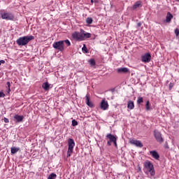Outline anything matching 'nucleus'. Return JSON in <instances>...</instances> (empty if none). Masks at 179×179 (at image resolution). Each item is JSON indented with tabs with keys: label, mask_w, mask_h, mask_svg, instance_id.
Segmentation results:
<instances>
[{
	"label": "nucleus",
	"mask_w": 179,
	"mask_h": 179,
	"mask_svg": "<svg viewBox=\"0 0 179 179\" xmlns=\"http://www.w3.org/2000/svg\"><path fill=\"white\" fill-rule=\"evenodd\" d=\"M143 170L145 174H150L151 177H155L156 173L155 172V166L150 161H145L143 163Z\"/></svg>",
	"instance_id": "nucleus-1"
},
{
	"label": "nucleus",
	"mask_w": 179,
	"mask_h": 179,
	"mask_svg": "<svg viewBox=\"0 0 179 179\" xmlns=\"http://www.w3.org/2000/svg\"><path fill=\"white\" fill-rule=\"evenodd\" d=\"M31 40H34V36H22L20 37L18 39H17L16 43L17 45H27Z\"/></svg>",
	"instance_id": "nucleus-2"
},
{
	"label": "nucleus",
	"mask_w": 179,
	"mask_h": 179,
	"mask_svg": "<svg viewBox=\"0 0 179 179\" xmlns=\"http://www.w3.org/2000/svg\"><path fill=\"white\" fill-rule=\"evenodd\" d=\"M73 148H75V141H73V138H69L67 157H71L72 153H73Z\"/></svg>",
	"instance_id": "nucleus-3"
},
{
	"label": "nucleus",
	"mask_w": 179,
	"mask_h": 179,
	"mask_svg": "<svg viewBox=\"0 0 179 179\" xmlns=\"http://www.w3.org/2000/svg\"><path fill=\"white\" fill-rule=\"evenodd\" d=\"M52 47L53 48H55V50H57L58 51H61V52L65 50V45H64V41H62L55 42L52 44Z\"/></svg>",
	"instance_id": "nucleus-4"
},
{
	"label": "nucleus",
	"mask_w": 179,
	"mask_h": 179,
	"mask_svg": "<svg viewBox=\"0 0 179 179\" xmlns=\"http://www.w3.org/2000/svg\"><path fill=\"white\" fill-rule=\"evenodd\" d=\"M1 19L4 20H13L15 19V15L12 13H1Z\"/></svg>",
	"instance_id": "nucleus-5"
},
{
	"label": "nucleus",
	"mask_w": 179,
	"mask_h": 179,
	"mask_svg": "<svg viewBox=\"0 0 179 179\" xmlns=\"http://www.w3.org/2000/svg\"><path fill=\"white\" fill-rule=\"evenodd\" d=\"M154 136H155L157 142H159V143H163L164 140L163 139V137H162V134L160 133V131H159L157 130H155L154 131Z\"/></svg>",
	"instance_id": "nucleus-6"
},
{
	"label": "nucleus",
	"mask_w": 179,
	"mask_h": 179,
	"mask_svg": "<svg viewBox=\"0 0 179 179\" xmlns=\"http://www.w3.org/2000/svg\"><path fill=\"white\" fill-rule=\"evenodd\" d=\"M151 59H152V55L149 52H147L141 56L142 62H145V64L148 62H150Z\"/></svg>",
	"instance_id": "nucleus-7"
},
{
	"label": "nucleus",
	"mask_w": 179,
	"mask_h": 179,
	"mask_svg": "<svg viewBox=\"0 0 179 179\" xmlns=\"http://www.w3.org/2000/svg\"><path fill=\"white\" fill-rule=\"evenodd\" d=\"M72 37H73V38H74V40H77V41H83V37L82 36V31H81V34L79 32H77V31L74 32L72 34Z\"/></svg>",
	"instance_id": "nucleus-8"
},
{
	"label": "nucleus",
	"mask_w": 179,
	"mask_h": 179,
	"mask_svg": "<svg viewBox=\"0 0 179 179\" xmlns=\"http://www.w3.org/2000/svg\"><path fill=\"white\" fill-rule=\"evenodd\" d=\"M129 143L131 145H134V146H136L137 148H143V144H142L141 141L131 139L129 141Z\"/></svg>",
	"instance_id": "nucleus-9"
},
{
	"label": "nucleus",
	"mask_w": 179,
	"mask_h": 179,
	"mask_svg": "<svg viewBox=\"0 0 179 179\" xmlns=\"http://www.w3.org/2000/svg\"><path fill=\"white\" fill-rule=\"evenodd\" d=\"M100 107L101 110H106L108 108V102L106 99H103L101 102Z\"/></svg>",
	"instance_id": "nucleus-10"
},
{
	"label": "nucleus",
	"mask_w": 179,
	"mask_h": 179,
	"mask_svg": "<svg viewBox=\"0 0 179 179\" xmlns=\"http://www.w3.org/2000/svg\"><path fill=\"white\" fill-rule=\"evenodd\" d=\"M85 103L88 107H93V103L90 101V94L89 93H87L85 96Z\"/></svg>",
	"instance_id": "nucleus-11"
},
{
	"label": "nucleus",
	"mask_w": 179,
	"mask_h": 179,
	"mask_svg": "<svg viewBox=\"0 0 179 179\" xmlns=\"http://www.w3.org/2000/svg\"><path fill=\"white\" fill-rule=\"evenodd\" d=\"M150 155H151V156L153 157V159H155V160H159V159H160V155L155 150L150 151Z\"/></svg>",
	"instance_id": "nucleus-12"
},
{
	"label": "nucleus",
	"mask_w": 179,
	"mask_h": 179,
	"mask_svg": "<svg viewBox=\"0 0 179 179\" xmlns=\"http://www.w3.org/2000/svg\"><path fill=\"white\" fill-rule=\"evenodd\" d=\"M117 73H128L129 70L127 67H122L117 69Z\"/></svg>",
	"instance_id": "nucleus-13"
},
{
	"label": "nucleus",
	"mask_w": 179,
	"mask_h": 179,
	"mask_svg": "<svg viewBox=\"0 0 179 179\" xmlns=\"http://www.w3.org/2000/svg\"><path fill=\"white\" fill-rule=\"evenodd\" d=\"M106 138H107V139H109V141L113 142V143L115 142V141H117V136H115L111 134H108L106 135Z\"/></svg>",
	"instance_id": "nucleus-14"
},
{
	"label": "nucleus",
	"mask_w": 179,
	"mask_h": 179,
	"mask_svg": "<svg viewBox=\"0 0 179 179\" xmlns=\"http://www.w3.org/2000/svg\"><path fill=\"white\" fill-rule=\"evenodd\" d=\"M24 118V116L23 115H15L14 116V119L15 120L16 122H23Z\"/></svg>",
	"instance_id": "nucleus-15"
},
{
	"label": "nucleus",
	"mask_w": 179,
	"mask_h": 179,
	"mask_svg": "<svg viewBox=\"0 0 179 179\" xmlns=\"http://www.w3.org/2000/svg\"><path fill=\"white\" fill-rule=\"evenodd\" d=\"M82 36H83V40H85V38H90V37H92V34L86 32L83 30Z\"/></svg>",
	"instance_id": "nucleus-16"
},
{
	"label": "nucleus",
	"mask_w": 179,
	"mask_h": 179,
	"mask_svg": "<svg viewBox=\"0 0 179 179\" xmlns=\"http://www.w3.org/2000/svg\"><path fill=\"white\" fill-rule=\"evenodd\" d=\"M141 6H142V1H138L134 4L133 9H138V8H141Z\"/></svg>",
	"instance_id": "nucleus-17"
},
{
	"label": "nucleus",
	"mask_w": 179,
	"mask_h": 179,
	"mask_svg": "<svg viewBox=\"0 0 179 179\" xmlns=\"http://www.w3.org/2000/svg\"><path fill=\"white\" fill-rule=\"evenodd\" d=\"M173 17V15L170 13V12L167 13L166 17V23H170L171 22V18Z\"/></svg>",
	"instance_id": "nucleus-18"
},
{
	"label": "nucleus",
	"mask_w": 179,
	"mask_h": 179,
	"mask_svg": "<svg viewBox=\"0 0 179 179\" xmlns=\"http://www.w3.org/2000/svg\"><path fill=\"white\" fill-rule=\"evenodd\" d=\"M127 107L128 108H129V110H134V108H135V105L134 103V101H129L127 103Z\"/></svg>",
	"instance_id": "nucleus-19"
},
{
	"label": "nucleus",
	"mask_w": 179,
	"mask_h": 179,
	"mask_svg": "<svg viewBox=\"0 0 179 179\" xmlns=\"http://www.w3.org/2000/svg\"><path fill=\"white\" fill-rule=\"evenodd\" d=\"M145 110L146 111H150L152 110V107H151V105H150V102L149 101H146V103H145Z\"/></svg>",
	"instance_id": "nucleus-20"
},
{
	"label": "nucleus",
	"mask_w": 179,
	"mask_h": 179,
	"mask_svg": "<svg viewBox=\"0 0 179 179\" xmlns=\"http://www.w3.org/2000/svg\"><path fill=\"white\" fill-rule=\"evenodd\" d=\"M20 148L17 147H13L10 148L12 155H15V153H17V151L20 150Z\"/></svg>",
	"instance_id": "nucleus-21"
},
{
	"label": "nucleus",
	"mask_w": 179,
	"mask_h": 179,
	"mask_svg": "<svg viewBox=\"0 0 179 179\" xmlns=\"http://www.w3.org/2000/svg\"><path fill=\"white\" fill-rule=\"evenodd\" d=\"M42 87L44 89V90H48V89H50V84L48 82L44 83L42 85Z\"/></svg>",
	"instance_id": "nucleus-22"
},
{
	"label": "nucleus",
	"mask_w": 179,
	"mask_h": 179,
	"mask_svg": "<svg viewBox=\"0 0 179 179\" xmlns=\"http://www.w3.org/2000/svg\"><path fill=\"white\" fill-rule=\"evenodd\" d=\"M63 41V45L67 46V47H69L71 45V41H69V40L66 39V40H64V41Z\"/></svg>",
	"instance_id": "nucleus-23"
},
{
	"label": "nucleus",
	"mask_w": 179,
	"mask_h": 179,
	"mask_svg": "<svg viewBox=\"0 0 179 179\" xmlns=\"http://www.w3.org/2000/svg\"><path fill=\"white\" fill-rule=\"evenodd\" d=\"M86 23L87 24H92L93 23V19L92 17H87L86 19Z\"/></svg>",
	"instance_id": "nucleus-24"
},
{
	"label": "nucleus",
	"mask_w": 179,
	"mask_h": 179,
	"mask_svg": "<svg viewBox=\"0 0 179 179\" xmlns=\"http://www.w3.org/2000/svg\"><path fill=\"white\" fill-rule=\"evenodd\" d=\"M141 103H143V97L138 96L137 99V104H141Z\"/></svg>",
	"instance_id": "nucleus-25"
},
{
	"label": "nucleus",
	"mask_w": 179,
	"mask_h": 179,
	"mask_svg": "<svg viewBox=\"0 0 179 179\" xmlns=\"http://www.w3.org/2000/svg\"><path fill=\"white\" fill-rule=\"evenodd\" d=\"M56 178H57V174H55V173H51V174L48 176V179H56Z\"/></svg>",
	"instance_id": "nucleus-26"
},
{
	"label": "nucleus",
	"mask_w": 179,
	"mask_h": 179,
	"mask_svg": "<svg viewBox=\"0 0 179 179\" xmlns=\"http://www.w3.org/2000/svg\"><path fill=\"white\" fill-rule=\"evenodd\" d=\"M89 62L92 66H94V65H96V62L93 59H90Z\"/></svg>",
	"instance_id": "nucleus-27"
},
{
	"label": "nucleus",
	"mask_w": 179,
	"mask_h": 179,
	"mask_svg": "<svg viewBox=\"0 0 179 179\" xmlns=\"http://www.w3.org/2000/svg\"><path fill=\"white\" fill-rule=\"evenodd\" d=\"M76 125H78V121H76V120H72V126L76 127Z\"/></svg>",
	"instance_id": "nucleus-28"
},
{
	"label": "nucleus",
	"mask_w": 179,
	"mask_h": 179,
	"mask_svg": "<svg viewBox=\"0 0 179 179\" xmlns=\"http://www.w3.org/2000/svg\"><path fill=\"white\" fill-rule=\"evenodd\" d=\"M82 50H83V51L84 52H85V53H87V52H88V51H87V48H86V45H84V46L83 47Z\"/></svg>",
	"instance_id": "nucleus-29"
},
{
	"label": "nucleus",
	"mask_w": 179,
	"mask_h": 179,
	"mask_svg": "<svg viewBox=\"0 0 179 179\" xmlns=\"http://www.w3.org/2000/svg\"><path fill=\"white\" fill-rule=\"evenodd\" d=\"M175 34H176V36H178V35H179V30H178V29H175Z\"/></svg>",
	"instance_id": "nucleus-30"
},
{
	"label": "nucleus",
	"mask_w": 179,
	"mask_h": 179,
	"mask_svg": "<svg viewBox=\"0 0 179 179\" xmlns=\"http://www.w3.org/2000/svg\"><path fill=\"white\" fill-rule=\"evenodd\" d=\"M3 121H4V122H6V124H8L9 122V119H8L6 117H3Z\"/></svg>",
	"instance_id": "nucleus-31"
},
{
	"label": "nucleus",
	"mask_w": 179,
	"mask_h": 179,
	"mask_svg": "<svg viewBox=\"0 0 179 179\" xmlns=\"http://www.w3.org/2000/svg\"><path fill=\"white\" fill-rule=\"evenodd\" d=\"M6 85H7V89H10V82H7V83H6Z\"/></svg>",
	"instance_id": "nucleus-32"
},
{
	"label": "nucleus",
	"mask_w": 179,
	"mask_h": 179,
	"mask_svg": "<svg viewBox=\"0 0 179 179\" xmlns=\"http://www.w3.org/2000/svg\"><path fill=\"white\" fill-rule=\"evenodd\" d=\"M0 97H5V93L0 91Z\"/></svg>",
	"instance_id": "nucleus-33"
},
{
	"label": "nucleus",
	"mask_w": 179,
	"mask_h": 179,
	"mask_svg": "<svg viewBox=\"0 0 179 179\" xmlns=\"http://www.w3.org/2000/svg\"><path fill=\"white\" fill-rule=\"evenodd\" d=\"M173 86H174V85H173V83H171L169 84V88H170V89H173Z\"/></svg>",
	"instance_id": "nucleus-34"
},
{
	"label": "nucleus",
	"mask_w": 179,
	"mask_h": 179,
	"mask_svg": "<svg viewBox=\"0 0 179 179\" xmlns=\"http://www.w3.org/2000/svg\"><path fill=\"white\" fill-rule=\"evenodd\" d=\"M111 143H112V141H108L107 142L108 146H111Z\"/></svg>",
	"instance_id": "nucleus-35"
},
{
	"label": "nucleus",
	"mask_w": 179,
	"mask_h": 179,
	"mask_svg": "<svg viewBox=\"0 0 179 179\" xmlns=\"http://www.w3.org/2000/svg\"><path fill=\"white\" fill-rule=\"evenodd\" d=\"M141 26H142V23L138 22V23L137 24V27H141Z\"/></svg>",
	"instance_id": "nucleus-36"
},
{
	"label": "nucleus",
	"mask_w": 179,
	"mask_h": 179,
	"mask_svg": "<svg viewBox=\"0 0 179 179\" xmlns=\"http://www.w3.org/2000/svg\"><path fill=\"white\" fill-rule=\"evenodd\" d=\"M113 143L114 144L115 148H117V141H113Z\"/></svg>",
	"instance_id": "nucleus-37"
},
{
	"label": "nucleus",
	"mask_w": 179,
	"mask_h": 179,
	"mask_svg": "<svg viewBox=\"0 0 179 179\" xmlns=\"http://www.w3.org/2000/svg\"><path fill=\"white\" fill-rule=\"evenodd\" d=\"M7 93L9 94L10 93V88H7Z\"/></svg>",
	"instance_id": "nucleus-38"
},
{
	"label": "nucleus",
	"mask_w": 179,
	"mask_h": 179,
	"mask_svg": "<svg viewBox=\"0 0 179 179\" xmlns=\"http://www.w3.org/2000/svg\"><path fill=\"white\" fill-rule=\"evenodd\" d=\"M0 63H1V64H5V62H4V60H1V61H0Z\"/></svg>",
	"instance_id": "nucleus-39"
},
{
	"label": "nucleus",
	"mask_w": 179,
	"mask_h": 179,
	"mask_svg": "<svg viewBox=\"0 0 179 179\" xmlns=\"http://www.w3.org/2000/svg\"><path fill=\"white\" fill-rule=\"evenodd\" d=\"M91 2H93V0H92Z\"/></svg>",
	"instance_id": "nucleus-40"
},
{
	"label": "nucleus",
	"mask_w": 179,
	"mask_h": 179,
	"mask_svg": "<svg viewBox=\"0 0 179 179\" xmlns=\"http://www.w3.org/2000/svg\"><path fill=\"white\" fill-rule=\"evenodd\" d=\"M0 65H1V63H0Z\"/></svg>",
	"instance_id": "nucleus-41"
}]
</instances>
